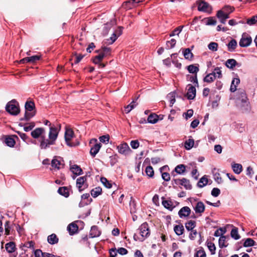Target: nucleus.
Returning a JSON list of instances; mask_svg holds the SVG:
<instances>
[{
    "label": "nucleus",
    "instance_id": "obj_60",
    "mask_svg": "<svg viewBox=\"0 0 257 257\" xmlns=\"http://www.w3.org/2000/svg\"><path fill=\"white\" fill-rule=\"evenodd\" d=\"M208 47L209 50L213 51H216L218 48V44L215 42H211L208 45Z\"/></svg>",
    "mask_w": 257,
    "mask_h": 257
},
{
    "label": "nucleus",
    "instance_id": "obj_18",
    "mask_svg": "<svg viewBox=\"0 0 257 257\" xmlns=\"http://www.w3.org/2000/svg\"><path fill=\"white\" fill-rule=\"evenodd\" d=\"M15 138L18 139V137L16 135H12L11 136L6 137L5 143L6 145L10 147H13L16 144Z\"/></svg>",
    "mask_w": 257,
    "mask_h": 257
},
{
    "label": "nucleus",
    "instance_id": "obj_33",
    "mask_svg": "<svg viewBox=\"0 0 257 257\" xmlns=\"http://www.w3.org/2000/svg\"><path fill=\"white\" fill-rule=\"evenodd\" d=\"M202 21L205 23L206 25H215L216 24V20L213 17L204 18Z\"/></svg>",
    "mask_w": 257,
    "mask_h": 257
},
{
    "label": "nucleus",
    "instance_id": "obj_49",
    "mask_svg": "<svg viewBox=\"0 0 257 257\" xmlns=\"http://www.w3.org/2000/svg\"><path fill=\"white\" fill-rule=\"evenodd\" d=\"M100 181L106 188L109 189L112 187V184L106 178L101 177Z\"/></svg>",
    "mask_w": 257,
    "mask_h": 257
},
{
    "label": "nucleus",
    "instance_id": "obj_41",
    "mask_svg": "<svg viewBox=\"0 0 257 257\" xmlns=\"http://www.w3.org/2000/svg\"><path fill=\"white\" fill-rule=\"evenodd\" d=\"M180 185L183 186L187 190H191L192 189V185L190 184L189 180L185 178L182 179V182Z\"/></svg>",
    "mask_w": 257,
    "mask_h": 257
},
{
    "label": "nucleus",
    "instance_id": "obj_54",
    "mask_svg": "<svg viewBox=\"0 0 257 257\" xmlns=\"http://www.w3.org/2000/svg\"><path fill=\"white\" fill-rule=\"evenodd\" d=\"M207 247L210 250L211 254H214L215 253L216 247L214 243L212 242H207Z\"/></svg>",
    "mask_w": 257,
    "mask_h": 257
},
{
    "label": "nucleus",
    "instance_id": "obj_37",
    "mask_svg": "<svg viewBox=\"0 0 257 257\" xmlns=\"http://www.w3.org/2000/svg\"><path fill=\"white\" fill-rule=\"evenodd\" d=\"M102 189L100 187H97L91 191V195L93 198H96L101 194Z\"/></svg>",
    "mask_w": 257,
    "mask_h": 257
},
{
    "label": "nucleus",
    "instance_id": "obj_29",
    "mask_svg": "<svg viewBox=\"0 0 257 257\" xmlns=\"http://www.w3.org/2000/svg\"><path fill=\"white\" fill-rule=\"evenodd\" d=\"M174 230L175 233L179 236L182 235L184 232V228L183 225L181 224L179 225H176L174 227Z\"/></svg>",
    "mask_w": 257,
    "mask_h": 257
},
{
    "label": "nucleus",
    "instance_id": "obj_57",
    "mask_svg": "<svg viewBox=\"0 0 257 257\" xmlns=\"http://www.w3.org/2000/svg\"><path fill=\"white\" fill-rule=\"evenodd\" d=\"M20 137V138L25 142H29L30 141L29 137L25 133L20 132V131L16 132Z\"/></svg>",
    "mask_w": 257,
    "mask_h": 257
},
{
    "label": "nucleus",
    "instance_id": "obj_43",
    "mask_svg": "<svg viewBox=\"0 0 257 257\" xmlns=\"http://www.w3.org/2000/svg\"><path fill=\"white\" fill-rule=\"evenodd\" d=\"M104 55L101 53H99L98 55L95 56L91 59L92 62L94 64H99L104 58Z\"/></svg>",
    "mask_w": 257,
    "mask_h": 257
},
{
    "label": "nucleus",
    "instance_id": "obj_48",
    "mask_svg": "<svg viewBox=\"0 0 257 257\" xmlns=\"http://www.w3.org/2000/svg\"><path fill=\"white\" fill-rule=\"evenodd\" d=\"M167 97L169 100V101L170 103V106H172L173 104L175 102V92H170V93H169L167 95Z\"/></svg>",
    "mask_w": 257,
    "mask_h": 257
},
{
    "label": "nucleus",
    "instance_id": "obj_6",
    "mask_svg": "<svg viewBox=\"0 0 257 257\" xmlns=\"http://www.w3.org/2000/svg\"><path fill=\"white\" fill-rule=\"evenodd\" d=\"M87 176H84L78 178L76 180V186L79 192H82L84 189L88 187L86 183Z\"/></svg>",
    "mask_w": 257,
    "mask_h": 257
},
{
    "label": "nucleus",
    "instance_id": "obj_8",
    "mask_svg": "<svg viewBox=\"0 0 257 257\" xmlns=\"http://www.w3.org/2000/svg\"><path fill=\"white\" fill-rule=\"evenodd\" d=\"M252 42V39L246 33H243L242 37L239 42V45L241 47H246L250 45Z\"/></svg>",
    "mask_w": 257,
    "mask_h": 257
},
{
    "label": "nucleus",
    "instance_id": "obj_38",
    "mask_svg": "<svg viewBox=\"0 0 257 257\" xmlns=\"http://www.w3.org/2000/svg\"><path fill=\"white\" fill-rule=\"evenodd\" d=\"M138 98H137L135 100H134L130 104L127 105L124 108V110L126 113H129L133 108H134L136 105V101Z\"/></svg>",
    "mask_w": 257,
    "mask_h": 257
},
{
    "label": "nucleus",
    "instance_id": "obj_61",
    "mask_svg": "<svg viewBox=\"0 0 257 257\" xmlns=\"http://www.w3.org/2000/svg\"><path fill=\"white\" fill-rule=\"evenodd\" d=\"M257 22V15L252 17L250 19H248L246 23L249 25H253Z\"/></svg>",
    "mask_w": 257,
    "mask_h": 257
},
{
    "label": "nucleus",
    "instance_id": "obj_20",
    "mask_svg": "<svg viewBox=\"0 0 257 257\" xmlns=\"http://www.w3.org/2000/svg\"><path fill=\"white\" fill-rule=\"evenodd\" d=\"M100 235V231L99 230L98 227L96 225H93L91 227L89 236L91 238L98 237Z\"/></svg>",
    "mask_w": 257,
    "mask_h": 257
},
{
    "label": "nucleus",
    "instance_id": "obj_15",
    "mask_svg": "<svg viewBox=\"0 0 257 257\" xmlns=\"http://www.w3.org/2000/svg\"><path fill=\"white\" fill-rule=\"evenodd\" d=\"M161 199L162 201V204L165 208L170 211H172L175 207V206H174L173 202H172L170 198H169V200H165V197H162L161 198Z\"/></svg>",
    "mask_w": 257,
    "mask_h": 257
},
{
    "label": "nucleus",
    "instance_id": "obj_12",
    "mask_svg": "<svg viewBox=\"0 0 257 257\" xmlns=\"http://www.w3.org/2000/svg\"><path fill=\"white\" fill-rule=\"evenodd\" d=\"M45 130L43 127H37L31 132V135L34 139H38L45 135Z\"/></svg>",
    "mask_w": 257,
    "mask_h": 257
},
{
    "label": "nucleus",
    "instance_id": "obj_44",
    "mask_svg": "<svg viewBox=\"0 0 257 257\" xmlns=\"http://www.w3.org/2000/svg\"><path fill=\"white\" fill-rule=\"evenodd\" d=\"M255 243L256 242L252 238H247L245 240L243 245L245 247H250L254 245Z\"/></svg>",
    "mask_w": 257,
    "mask_h": 257
},
{
    "label": "nucleus",
    "instance_id": "obj_36",
    "mask_svg": "<svg viewBox=\"0 0 257 257\" xmlns=\"http://www.w3.org/2000/svg\"><path fill=\"white\" fill-rule=\"evenodd\" d=\"M185 227L188 231H191L194 229L196 225L195 221L189 220L185 223Z\"/></svg>",
    "mask_w": 257,
    "mask_h": 257
},
{
    "label": "nucleus",
    "instance_id": "obj_22",
    "mask_svg": "<svg viewBox=\"0 0 257 257\" xmlns=\"http://www.w3.org/2000/svg\"><path fill=\"white\" fill-rule=\"evenodd\" d=\"M5 248L8 252L13 253L16 249V244L13 241L9 242L6 244Z\"/></svg>",
    "mask_w": 257,
    "mask_h": 257
},
{
    "label": "nucleus",
    "instance_id": "obj_10",
    "mask_svg": "<svg viewBox=\"0 0 257 257\" xmlns=\"http://www.w3.org/2000/svg\"><path fill=\"white\" fill-rule=\"evenodd\" d=\"M61 125L59 124V128L55 126H52L50 127V131L49 133V138L50 139L55 142L58 135L59 131L60 130Z\"/></svg>",
    "mask_w": 257,
    "mask_h": 257
},
{
    "label": "nucleus",
    "instance_id": "obj_51",
    "mask_svg": "<svg viewBox=\"0 0 257 257\" xmlns=\"http://www.w3.org/2000/svg\"><path fill=\"white\" fill-rule=\"evenodd\" d=\"M146 174L150 178H153L154 176V171L152 166H147L145 170Z\"/></svg>",
    "mask_w": 257,
    "mask_h": 257
},
{
    "label": "nucleus",
    "instance_id": "obj_59",
    "mask_svg": "<svg viewBox=\"0 0 257 257\" xmlns=\"http://www.w3.org/2000/svg\"><path fill=\"white\" fill-rule=\"evenodd\" d=\"M206 253L202 247L198 250L194 254V257H206Z\"/></svg>",
    "mask_w": 257,
    "mask_h": 257
},
{
    "label": "nucleus",
    "instance_id": "obj_63",
    "mask_svg": "<svg viewBox=\"0 0 257 257\" xmlns=\"http://www.w3.org/2000/svg\"><path fill=\"white\" fill-rule=\"evenodd\" d=\"M211 195L214 197H216L220 194V190L218 188H213L211 191Z\"/></svg>",
    "mask_w": 257,
    "mask_h": 257
},
{
    "label": "nucleus",
    "instance_id": "obj_40",
    "mask_svg": "<svg viewBox=\"0 0 257 257\" xmlns=\"http://www.w3.org/2000/svg\"><path fill=\"white\" fill-rule=\"evenodd\" d=\"M208 179L206 176H203L201 178L197 183V186L199 188H202L208 183Z\"/></svg>",
    "mask_w": 257,
    "mask_h": 257
},
{
    "label": "nucleus",
    "instance_id": "obj_42",
    "mask_svg": "<svg viewBox=\"0 0 257 257\" xmlns=\"http://www.w3.org/2000/svg\"><path fill=\"white\" fill-rule=\"evenodd\" d=\"M183 53L185 58L186 59L191 60L193 57V54L189 48L185 49Z\"/></svg>",
    "mask_w": 257,
    "mask_h": 257
},
{
    "label": "nucleus",
    "instance_id": "obj_28",
    "mask_svg": "<svg viewBox=\"0 0 257 257\" xmlns=\"http://www.w3.org/2000/svg\"><path fill=\"white\" fill-rule=\"evenodd\" d=\"M58 192L61 195L66 198L69 196V189L67 187H59L58 190Z\"/></svg>",
    "mask_w": 257,
    "mask_h": 257
},
{
    "label": "nucleus",
    "instance_id": "obj_47",
    "mask_svg": "<svg viewBox=\"0 0 257 257\" xmlns=\"http://www.w3.org/2000/svg\"><path fill=\"white\" fill-rule=\"evenodd\" d=\"M61 163L60 161L58 160L56 157H55L54 159L52 160L51 162V166L52 167L57 168V169H60V166L61 165Z\"/></svg>",
    "mask_w": 257,
    "mask_h": 257
},
{
    "label": "nucleus",
    "instance_id": "obj_4",
    "mask_svg": "<svg viewBox=\"0 0 257 257\" xmlns=\"http://www.w3.org/2000/svg\"><path fill=\"white\" fill-rule=\"evenodd\" d=\"M6 110L11 115H17L20 112L19 102L15 99L10 101L6 104Z\"/></svg>",
    "mask_w": 257,
    "mask_h": 257
},
{
    "label": "nucleus",
    "instance_id": "obj_16",
    "mask_svg": "<svg viewBox=\"0 0 257 257\" xmlns=\"http://www.w3.org/2000/svg\"><path fill=\"white\" fill-rule=\"evenodd\" d=\"M191 210L188 206L183 207L178 212V215L181 218L188 217L190 215Z\"/></svg>",
    "mask_w": 257,
    "mask_h": 257
},
{
    "label": "nucleus",
    "instance_id": "obj_30",
    "mask_svg": "<svg viewBox=\"0 0 257 257\" xmlns=\"http://www.w3.org/2000/svg\"><path fill=\"white\" fill-rule=\"evenodd\" d=\"M135 0H129L126 2H124L122 5L123 8L126 10H130L134 7H135V5L134 4Z\"/></svg>",
    "mask_w": 257,
    "mask_h": 257
},
{
    "label": "nucleus",
    "instance_id": "obj_14",
    "mask_svg": "<svg viewBox=\"0 0 257 257\" xmlns=\"http://www.w3.org/2000/svg\"><path fill=\"white\" fill-rule=\"evenodd\" d=\"M225 66L228 68L233 70L235 66L240 67L241 66V64L240 63H238L234 59H229L225 62Z\"/></svg>",
    "mask_w": 257,
    "mask_h": 257
},
{
    "label": "nucleus",
    "instance_id": "obj_7",
    "mask_svg": "<svg viewBox=\"0 0 257 257\" xmlns=\"http://www.w3.org/2000/svg\"><path fill=\"white\" fill-rule=\"evenodd\" d=\"M96 142L97 140L95 139H91L90 141V144H94L90 150V154L93 158H94L98 153L102 146L101 143H97Z\"/></svg>",
    "mask_w": 257,
    "mask_h": 257
},
{
    "label": "nucleus",
    "instance_id": "obj_17",
    "mask_svg": "<svg viewBox=\"0 0 257 257\" xmlns=\"http://www.w3.org/2000/svg\"><path fill=\"white\" fill-rule=\"evenodd\" d=\"M188 86L189 87L188 89V91L186 94V96L188 99L192 100L195 98L196 96V88L194 86H192L191 84H189Z\"/></svg>",
    "mask_w": 257,
    "mask_h": 257
},
{
    "label": "nucleus",
    "instance_id": "obj_31",
    "mask_svg": "<svg viewBox=\"0 0 257 257\" xmlns=\"http://www.w3.org/2000/svg\"><path fill=\"white\" fill-rule=\"evenodd\" d=\"M47 241L51 244H55L58 243L59 239L55 234L53 233L48 236Z\"/></svg>",
    "mask_w": 257,
    "mask_h": 257
},
{
    "label": "nucleus",
    "instance_id": "obj_26",
    "mask_svg": "<svg viewBox=\"0 0 257 257\" xmlns=\"http://www.w3.org/2000/svg\"><path fill=\"white\" fill-rule=\"evenodd\" d=\"M240 83V79L238 77L234 78L231 82L230 91L231 92H234L236 90L237 85Z\"/></svg>",
    "mask_w": 257,
    "mask_h": 257
},
{
    "label": "nucleus",
    "instance_id": "obj_24",
    "mask_svg": "<svg viewBox=\"0 0 257 257\" xmlns=\"http://www.w3.org/2000/svg\"><path fill=\"white\" fill-rule=\"evenodd\" d=\"M70 170L76 175H80L83 174L81 168L77 165H73L70 167Z\"/></svg>",
    "mask_w": 257,
    "mask_h": 257
},
{
    "label": "nucleus",
    "instance_id": "obj_52",
    "mask_svg": "<svg viewBox=\"0 0 257 257\" xmlns=\"http://www.w3.org/2000/svg\"><path fill=\"white\" fill-rule=\"evenodd\" d=\"M194 141L193 139H189L185 143V147L187 150L191 149L194 146Z\"/></svg>",
    "mask_w": 257,
    "mask_h": 257
},
{
    "label": "nucleus",
    "instance_id": "obj_11",
    "mask_svg": "<svg viewBox=\"0 0 257 257\" xmlns=\"http://www.w3.org/2000/svg\"><path fill=\"white\" fill-rule=\"evenodd\" d=\"M74 136V132L71 128H66L65 132V140L66 144L69 147H74L75 145L70 143L71 139Z\"/></svg>",
    "mask_w": 257,
    "mask_h": 257
},
{
    "label": "nucleus",
    "instance_id": "obj_53",
    "mask_svg": "<svg viewBox=\"0 0 257 257\" xmlns=\"http://www.w3.org/2000/svg\"><path fill=\"white\" fill-rule=\"evenodd\" d=\"M176 41L174 39H172L170 41L166 42V49H172L174 48L176 45Z\"/></svg>",
    "mask_w": 257,
    "mask_h": 257
},
{
    "label": "nucleus",
    "instance_id": "obj_58",
    "mask_svg": "<svg viewBox=\"0 0 257 257\" xmlns=\"http://www.w3.org/2000/svg\"><path fill=\"white\" fill-rule=\"evenodd\" d=\"M183 26H179L174 29L170 34V37H173L175 36L176 34L179 35V34L182 31V28Z\"/></svg>",
    "mask_w": 257,
    "mask_h": 257
},
{
    "label": "nucleus",
    "instance_id": "obj_55",
    "mask_svg": "<svg viewBox=\"0 0 257 257\" xmlns=\"http://www.w3.org/2000/svg\"><path fill=\"white\" fill-rule=\"evenodd\" d=\"M213 178L217 183L220 184L222 182V180L219 173L213 171Z\"/></svg>",
    "mask_w": 257,
    "mask_h": 257
},
{
    "label": "nucleus",
    "instance_id": "obj_39",
    "mask_svg": "<svg viewBox=\"0 0 257 257\" xmlns=\"http://www.w3.org/2000/svg\"><path fill=\"white\" fill-rule=\"evenodd\" d=\"M168 167V166H164L161 168H160V170L162 173V178L165 181H169L170 180V175L169 173L167 172L162 173V170H164L165 168Z\"/></svg>",
    "mask_w": 257,
    "mask_h": 257
},
{
    "label": "nucleus",
    "instance_id": "obj_23",
    "mask_svg": "<svg viewBox=\"0 0 257 257\" xmlns=\"http://www.w3.org/2000/svg\"><path fill=\"white\" fill-rule=\"evenodd\" d=\"M187 70L190 73L194 74V75H197L198 72L199 71V65H190L187 66Z\"/></svg>",
    "mask_w": 257,
    "mask_h": 257
},
{
    "label": "nucleus",
    "instance_id": "obj_2",
    "mask_svg": "<svg viewBox=\"0 0 257 257\" xmlns=\"http://www.w3.org/2000/svg\"><path fill=\"white\" fill-rule=\"evenodd\" d=\"M25 113L24 116L20 119L21 121H29L36 114L35 104L33 101H27L25 104Z\"/></svg>",
    "mask_w": 257,
    "mask_h": 257
},
{
    "label": "nucleus",
    "instance_id": "obj_56",
    "mask_svg": "<svg viewBox=\"0 0 257 257\" xmlns=\"http://www.w3.org/2000/svg\"><path fill=\"white\" fill-rule=\"evenodd\" d=\"M217 14L218 15V16H219V17H223L226 20L229 18L230 13L227 12H224L222 10L218 11Z\"/></svg>",
    "mask_w": 257,
    "mask_h": 257
},
{
    "label": "nucleus",
    "instance_id": "obj_9",
    "mask_svg": "<svg viewBox=\"0 0 257 257\" xmlns=\"http://www.w3.org/2000/svg\"><path fill=\"white\" fill-rule=\"evenodd\" d=\"M55 144V142L52 140L46 139L45 135L42 136V139L40 141V147L41 149L46 150L50 147V145H53Z\"/></svg>",
    "mask_w": 257,
    "mask_h": 257
},
{
    "label": "nucleus",
    "instance_id": "obj_1",
    "mask_svg": "<svg viewBox=\"0 0 257 257\" xmlns=\"http://www.w3.org/2000/svg\"><path fill=\"white\" fill-rule=\"evenodd\" d=\"M150 235V230L147 222H144L137 230V232L134 235L135 241H143L146 238Z\"/></svg>",
    "mask_w": 257,
    "mask_h": 257
},
{
    "label": "nucleus",
    "instance_id": "obj_45",
    "mask_svg": "<svg viewBox=\"0 0 257 257\" xmlns=\"http://www.w3.org/2000/svg\"><path fill=\"white\" fill-rule=\"evenodd\" d=\"M230 235L232 238L235 240H237L240 238V236L238 234V229L236 227H234L232 229Z\"/></svg>",
    "mask_w": 257,
    "mask_h": 257
},
{
    "label": "nucleus",
    "instance_id": "obj_5",
    "mask_svg": "<svg viewBox=\"0 0 257 257\" xmlns=\"http://www.w3.org/2000/svg\"><path fill=\"white\" fill-rule=\"evenodd\" d=\"M197 4L198 5V10L199 11L208 13L209 14L211 13V7L204 1H198Z\"/></svg>",
    "mask_w": 257,
    "mask_h": 257
},
{
    "label": "nucleus",
    "instance_id": "obj_3",
    "mask_svg": "<svg viewBox=\"0 0 257 257\" xmlns=\"http://www.w3.org/2000/svg\"><path fill=\"white\" fill-rule=\"evenodd\" d=\"M238 96L237 98V103L240 105V108L242 111H246L249 110V102L247 101L246 93L243 90H238L237 92Z\"/></svg>",
    "mask_w": 257,
    "mask_h": 257
},
{
    "label": "nucleus",
    "instance_id": "obj_35",
    "mask_svg": "<svg viewBox=\"0 0 257 257\" xmlns=\"http://www.w3.org/2000/svg\"><path fill=\"white\" fill-rule=\"evenodd\" d=\"M216 78V75H215L214 73H210L208 74L204 78L203 81L207 83H211L213 82Z\"/></svg>",
    "mask_w": 257,
    "mask_h": 257
},
{
    "label": "nucleus",
    "instance_id": "obj_50",
    "mask_svg": "<svg viewBox=\"0 0 257 257\" xmlns=\"http://www.w3.org/2000/svg\"><path fill=\"white\" fill-rule=\"evenodd\" d=\"M226 236L224 235H221L219 239V246L220 248L226 247L228 244H225V242L226 241Z\"/></svg>",
    "mask_w": 257,
    "mask_h": 257
},
{
    "label": "nucleus",
    "instance_id": "obj_64",
    "mask_svg": "<svg viewBox=\"0 0 257 257\" xmlns=\"http://www.w3.org/2000/svg\"><path fill=\"white\" fill-rule=\"evenodd\" d=\"M44 253L40 249H37L34 251V255L35 257H44Z\"/></svg>",
    "mask_w": 257,
    "mask_h": 257
},
{
    "label": "nucleus",
    "instance_id": "obj_25",
    "mask_svg": "<svg viewBox=\"0 0 257 257\" xmlns=\"http://www.w3.org/2000/svg\"><path fill=\"white\" fill-rule=\"evenodd\" d=\"M237 41L235 39H232L227 45L228 51H234L237 47Z\"/></svg>",
    "mask_w": 257,
    "mask_h": 257
},
{
    "label": "nucleus",
    "instance_id": "obj_19",
    "mask_svg": "<svg viewBox=\"0 0 257 257\" xmlns=\"http://www.w3.org/2000/svg\"><path fill=\"white\" fill-rule=\"evenodd\" d=\"M78 226L74 223L72 222L69 224L67 226V230L68 231L70 235H73L78 232Z\"/></svg>",
    "mask_w": 257,
    "mask_h": 257
},
{
    "label": "nucleus",
    "instance_id": "obj_32",
    "mask_svg": "<svg viewBox=\"0 0 257 257\" xmlns=\"http://www.w3.org/2000/svg\"><path fill=\"white\" fill-rule=\"evenodd\" d=\"M231 167L233 172L236 174H239L242 171V165L240 164L233 163Z\"/></svg>",
    "mask_w": 257,
    "mask_h": 257
},
{
    "label": "nucleus",
    "instance_id": "obj_21",
    "mask_svg": "<svg viewBox=\"0 0 257 257\" xmlns=\"http://www.w3.org/2000/svg\"><path fill=\"white\" fill-rule=\"evenodd\" d=\"M205 208V207L203 203L201 201H199L197 203L194 209L196 213H202L204 212Z\"/></svg>",
    "mask_w": 257,
    "mask_h": 257
},
{
    "label": "nucleus",
    "instance_id": "obj_62",
    "mask_svg": "<svg viewBox=\"0 0 257 257\" xmlns=\"http://www.w3.org/2000/svg\"><path fill=\"white\" fill-rule=\"evenodd\" d=\"M212 73H214L215 75H216V77L218 78H221L222 77V72L219 67H216Z\"/></svg>",
    "mask_w": 257,
    "mask_h": 257
},
{
    "label": "nucleus",
    "instance_id": "obj_13",
    "mask_svg": "<svg viewBox=\"0 0 257 257\" xmlns=\"http://www.w3.org/2000/svg\"><path fill=\"white\" fill-rule=\"evenodd\" d=\"M118 152L122 155H126L131 152V150L128 145L126 143H123L117 147Z\"/></svg>",
    "mask_w": 257,
    "mask_h": 257
},
{
    "label": "nucleus",
    "instance_id": "obj_46",
    "mask_svg": "<svg viewBox=\"0 0 257 257\" xmlns=\"http://www.w3.org/2000/svg\"><path fill=\"white\" fill-rule=\"evenodd\" d=\"M187 78L189 81L194 83L195 85L196 86H197V87L199 86L198 79H197V75H194V76H192L190 75H187Z\"/></svg>",
    "mask_w": 257,
    "mask_h": 257
},
{
    "label": "nucleus",
    "instance_id": "obj_27",
    "mask_svg": "<svg viewBox=\"0 0 257 257\" xmlns=\"http://www.w3.org/2000/svg\"><path fill=\"white\" fill-rule=\"evenodd\" d=\"M160 117V116H158V115L156 113H151L148 117V121L150 123H156L159 120Z\"/></svg>",
    "mask_w": 257,
    "mask_h": 257
},
{
    "label": "nucleus",
    "instance_id": "obj_34",
    "mask_svg": "<svg viewBox=\"0 0 257 257\" xmlns=\"http://www.w3.org/2000/svg\"><path fill=\"white\" fill-rule=\"evenodd\" d=\"M175 172L178 174H183L186 171V166L184 164L177 165L174 169Z\"/></svg>",
    "mask_w": 257,
    "mask_h": 257
}]
</instances>
